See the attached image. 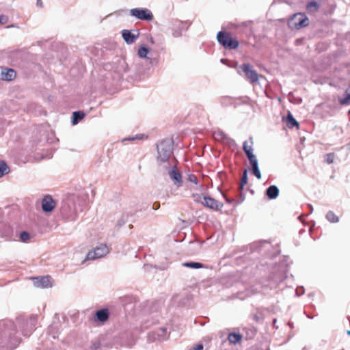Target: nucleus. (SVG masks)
Here are the masks:
<instances>
[{
    "instance_id": "f257e3e1",
    "label": "nucleus",
    "mask_w": 350,
    "mask_h": 350,
    "mask_svg": "<svg viewBox=\"0 0 350 350\" xmlns=\"http://www.w3.org/2000/svg\"><path fill=\"white\" fill-rule=\"evenodd\" d=\"M15 334L13 321L9 320L0 323V350H12L17 347L21 339Z\"/></svg>"
},
{
    "instance_id": "f03ea898",
    "label": "nucleus",
    "mask_w": 350,
    "mask_h": 350,
    "mask_svg": "<svg viewBox=\"0 0 350 350\" xmlns=\"http://www.w3.org/2000/svg\"><path fill=\"white\" fill-rule=\"evenodd\" d=\"M157 161L158 165L163 169H168L169 165L176 161L172 157L174 150V141L172 139L166 138L161 140L157 146Z\"/></svg>"
},
{
    "instance_id": "7ed1b4c3",
    "label": "nucleus",
    "mask_w": 350,
    "mask_h": 350,
    "mask_svg": "<svg viewBox=\"0 0 350 350\" xmlns=\"http://www.w3.org/2000/svg\"><path fill=\"white\" fill-rule=\"evenodd\" d=\"M217 40L220 45L228 50L236 49L239 45L238 40L233 38L230 33L224 31H220L217 33Z\"/></svg>"
},
{
    "instance_id": "20e7f679",
    "label": "nucleus",
    "mask_w": 350,
    "mask_h": 350,
    "mask_svg": "<svg viewBox=\"0 0 350 350\" xmlns=\"http://www.w3.org/2000/svg\"><path fill=\"white\" fill-rule=\"evenodd\" d=\"M129 14L137 19L145 21H151L154 17L152 12L148 8H133L130 10Z\"/></svg>"
},
{
    "instance_id": "39448f33",
    "label": "nucleus",
    "mask_w": 350,
    "mask_h": 350,
    "mask_svg": "<svg viewBox=\"0 0 350 350\" xmlns=\"http://www.w3.org/2000/svg\"><path fill=\"white\" fill-rule=\"evenodd\" d=\"M109 252V250L105 244H100L88 253L85 260H96L103 258Z\"/></svg>"
},
{
    "instance_id": "423d86ee",
    "label": "nucleus",
    "mask_w": 350,
    "mask_h": 350,
    "mask_svg": "<svg viewBox=\"0 0 350 350\" xmlns=\"http://www.w3.org/2000/svg\"><path fill=\"white\" fill-rule=\"evenodd\" d=\"M289 24L296 29L305 27L308 25V18L304 13H296L291 18Z\"/></svg>"
},
{
    "instance_id": "0eeeda50",
    "label": "nucleus",
    "mask_w": 350,
    "mask_h": 350,
    "mask_svg": "<svg viewBox=\"0 0 350 350\" xmlns=\"http://www.w3.org/2000/svg\"><path fill=\"white\" fill-rule=\"evenodd\" d=\"M0 237L5 241H14L18 235L10 225L0 223Z\"/></svg>"
},
{
    "instance_id": "6e6552de",
    "label": "nucleus",
    "mask_w": 350,
    "mask_h": 350,
    "mask_svg": "<svg viewBox=\"0 0 350 350\" xmlns=\"http://www.w3.org/2000/svg\"><path fill=\"white\" fill-rule=\"evenodd\" d=\"M176 162L172 163L171 165H169V168L165 170L168 171L169 176L174 181V184L178 187H180L183 185L182 175L177 170Z\"/></svg>"
},
{
    "instance_id": "1a4fd4ad",
    "label": "nucleus",
    "mask_w": 350,
    "mask_h": 350,
    "mask_svg": "<svg viewBox=\"0 0 350 350\" xmlns=\"http://www.w3.org/2000/svg\"><path fill=\"white\" fill-rule=\"evenodd\" d=\"M241 69L245 73L247 79L250 81L251 83H254L258 81V75L250 64H242Z\"/></svg>"
},
{
    "instance_id": "9d476101",
    "label": "nucleus",
    "mask_w": 350,
    "mask_h": 350,
    "mask_svg": "<svg viewBox=\"0 0 350 350\" xmlns=\"http://www.w3.org/2000/svg\"><path fill=\"white\" fill-rule=\"evenodd\" d=\"M202 197L203 201L201 203L203 206L214 211H219L223 207V204L215 199L206 196H202Z\"/></svg>"
},
{
    "instance_id": "9b49d317",
    "label": "nucleus",
    "mask_w": 350,
    "mask_h": 350,
    "mask_svg": "<svg viewBox=\"0 0 350 350\" xmlns=\"http://www.w3.org/2000/svg\"><path fill=\"white\" fill-rule=\"evenodd\" d=\"M77 202H75L73 211L68 215V217L70 219H75L77 215L82 212L87 206V202L85 200H81L79 198H77Z\"/></svg>"
},
{
    "instance_id": "f8f14e48",
    "label": "nucleus",
    "mask_w": 350,
    "mask_h": 350,
    "mask_svg": "<svg viewBox=\"0 0 350 350\" xmlns=\"http://www.w3.org/2000/svg\"><path fill=\"white\" fill-rule=\"evenodd\" d=\"M167 337V329L165 327H159L149 334V338L153 340H165Z\"/></svg>"
},
{
    "instance_id": "ddd939ff",
    "label": "nucleus",
    "mask_w": 350,
    "mask_h": 350,
    "mask_svg": "<svg viewBox=\"0 0 350 350\" xmlns=\"http://www.w3.org/2000/svg\"><path fill=\"white\" fill-rule=\"evenodd\" d=\"M55 206V202L50 195L45 196L42 200V208L44 213L51 212Z\"/></svg>"
},
{
    "instance_id": "4468645a",
    "label": "nucleus",
    "mask_w": 350,
    "mask_h": 350,
    "mask_svg": "<svg viewBox=\"0 0 350 350\" xmlns=\"http://www.w3.org/2000/svg\"><path fill=\"white\" fill-rule=\"evenodd\" d=\"M33 284L37 287L48 288L52 286L51 282V278L49 275L40 276L37 278H33Z\"/></svg>"
},
{
    "instance_id": "2eb2a0df",
    "label": "nucleus",
    "mask_w": 350,
    "mask_h": 350,
    "mask_svg": "<svg viewBox=\"0 0 350 350\" xmlns=\"http://www.w3.org/2000/svg\"><path fill=\"white\" fill-rule=\"evenodd\" d=\"M135 31L137 33H134L131 31L127 29H124L122 31V36L126 44H133L138 38L139 33L137 31Z\"/></svg>"
},
{
    "instance_id": "dca6fc26",
    "label": "nucleus",
    "mask_w": 350,
    "mask_h": 350,
    "mask_svg": "<svg viewBox=\"0 0 350 350\" xmlns=\"http://www.w3.org/2000/svg\"><path fill=\"white\" fill-rule=\"evenodd\" d=\"M149 48L146 45L143 44L138 49L137 55L141 58H146L147 60H149V63L152 65L157 64L158 59L157 58H149L147 57L148 54L149 53Z\"/></svg>"
},
{
    "instance_id": "f3484780",
    "label": "nucleus",
    "mask_w": 350,
    "mask_h": 350,
    "mask_svg": "<svg viewBox=\"0 0 350 350\" xmlns=\"http://www.w3.org/2000/svg\"><path fill=\"white\" fill-rule=\"evenodd\" d=\"M109 311L107 308H102L95 313V321L104 323L109 319Z\"/></svg>"
},
{
    "instance_id": "a211bd4d",
    "label": "nucleus",
    "mask_w": 350,
    "mask_h": 350,
    "mask_svg": "<svg viewBox=\"0 0 350 350\" xmlns=\"http://www.w3.org/2000/svg\"><path fill=\"white\" fill-rule=\"evenodd\" d=\"M279 189L276 185H271L267 188L265 195L269 200H274L279 196Z\"/></svg>"
},
{
    "instance_id": "6ab92c4d",
    "label": "nucleus",
    "mask_w": 350,
    "mask_h": 350,
    "mask_svg": "<svg viewBox=\"0 0 350 350\" xmlns=\"http://www.w3.org/2000/svg\"><path fill=\"white\" fill-rule=\"evenodd\" d=\"M16 76V73L14 69L9 68L5 69V70H2L1 72V78L3 80L5 81H12L14 79H15Z\"/></svg>"
},
{
    "instance_id": "aec40b11",
    "label": "nucleus",
    "mask_w": 350,
    "mask_h": 350,
    "mask_svg": "<svg viewBox=\"0 0 350 350\" xmlns=\"http://www.w3.org/2000/svg\"><path fill=\"white\" fill-rule=\"evenodd\" d=\"M319 8H320V4L315 1H311L308 2L306 4V10L310 13H314V12H317L319 10Z\"/></svg>"
},
{
    "instance_id": "412c9836",
    "label": "nucleus",
    "mask_w": 350,
    "mask_h": 350,
    "mask_svg": "<svg viewBox=\"0 0 350 350\" xmlns=\"http://www.w3.org/2000/svg\"><path fill=\"white\" fill-rule=\"evenodd\" d=\"M286 124L287 126L290 129H293L294 127H298L299 123L295 120V118L293 117L292 113L291 112H288L287 116H286Z\"/></svg>"
},
{
    "instance_id": "4be33fe9",
    "label": "nucleus",
    "mask_w": 350,
    "mask_h": 350,
    "mask_svg": "<svg viewBox=\"0 0 350 350\" xmlns=\"http://www.w3.org/2000/svg\"><path fill=\"white\" fill-rule=\"evenodd\" d=\"M85 116V113L81 111H74L72 117V123L75 125L79 122Z\"/></svg>"
},
{
    "instance_id": "5701e85b",
    "label": "nucleus",
    "mask_w": 350,
    "mask_h": 350,
    "mask_svg": "<svg viewBox=\"0 0 350 350\" xmlns=\"http://www.w3.org/2000/svg\"><path fill=\"white\" fill-rule=\"evenodd\" d=\"M253 138L250 137L249 141H245L243 144V150L245 154L249 152H253Z\"/></svg>"
},
{
    "instance_id": "b1692460",
    "label": "nucleus",
    "mask_w": 350,
    "mask_h": 350,
    "mask_svg": "<svg viewBox=\"0 0 350 350\" xmlns=\"http://www.w3.org/2000/svg\"><path fill=\"white\" fill-rule=\"evenodd\" d=\"M339 103L342 105H347L350 104V85L349 88H347L345 92L344 97L339 99Z\"/></svg>"
},
{
    "instance_id": "393cba45",
    "label": "nucleus",
    "mask_w": 350,
    "mask_h": 350,
    "mask_svg": "<svg viewBox=\"0 0 350 350\" xmlns=\"http://www.w3.org/2000/svg\"><path fill=\"white\" fill-rule=\"evenodd\" d=\"M242 338V336L238 333H230L228 334V339L230 343L236 344Z\"/></svg>"
},
{
    "instance_id": "a878e982",
    "label": "nucleus",
    "mask_w": 350,
    "mask_h": 350,
    "mask_svg": "<svg viewBox=\"0 0 350 350\" xmlns=\"http://www.w3.org/2000/svg\"><path fill=\"white\" fill-rule=\"evenodd\" d=\"M183 267L191 268V269H201L204 267V265L198 262H185L183 264Z\"/></svg>"
},
{
    "instance_id": "bb28decb",
    "label": "nucleus",
    "mask_w": 350,
    "mask_h": 350,
    "mask_svg": "<svg viewBox=\"0 0 350 350\" xmlns=\"http://www.w3.org/2000/svg\"><path fill=\"white\" fill-rule=\"evenodd\" d=\"M9 172L10 168L7 163L3 160L0 161V178L8 174Z\"/></svg>"
},
{
    "instance_id": "cd10ccee",
    "label": "nucleus",
    "mask_w": 350,
    "mask_h": 350,
    "mask_svg": "<svg viewBox=\"0 0 350 350\" xmlns=\"http://www.w3.org/2000/svg\"><path fill=\"white\" fill-rule=\"evenodd\" d=\"M225 199H226V202L227 203L231 204L232 202H235L236 205H237V204H239L241 202H243L244 201V200H245V198H244L243 193H241L239 196V198L237 199L228 198H226V197H225Z\"/></svg>"
},
{
    "instance_id": "c85d7f7f",
    "label": "nucleus",
    "mask_w": 350,
    "mask_h": 350,
    "mask_svg": "<svg viewBox=\"0 0 350 350\" xmlns=\"http://www.w3.org/2000/svg\"><path fill=\"white\" fill-rule=\"evenodd\" d=\"M326 219L332 223H337L339 221L338 217L336 216L335 213L332 211H329L327 213Z\"/></svg>"
},
{
    "instance_id": "c756f323",
    "label": "nucleus",
    "mask_w": 350,
    "mask_h": 350,
    "mask_svg": "<svg viewBox=\"0 0 350 350\" xmlns=\"http://www.w3.org/2000/svg\"><path fill=\"white\" fill-rule=\"evenodd\" d=\"M219 103L222 106H228L232 104V98L230 96H222L219 98Z\"/></svg>"
},
{
    "instance_id": "7c9ffc66",
    "label": "nucleus",
    "mask_w": 350,
    "mask_h": 350,
    "mask_svg": "<svg viewBox=\"0 0 350 350\" xmlns=\"http://www.w3.org/2000/svg\"><path fill=\"white\" fill-rule=\"evenodd\" d=\"M247 183V170H245L242 174L240 185L239 186V190L242 191L244 187V185H246Z\"/></svg>"
},
{
    "instance_id": "2f4dec72",
    "label": "nucleus",
    "mask_w": 350,
    "mask_h": 350,
    "mask_svg": "<svg viewBox=\"0 0 350 350\" xmlns=\"http://www.w3.org/2000/svg\"><path fill=\"white\" fill-rule=\"evenodd\" d=\"M214 137L217 140H223L228 137V135L221 130H217L214 133Z\"/></svg>"
},
{
    "instance_id": "473e14b6",
    "label": "nucleus",
    "mask_w": 350,
    "mask_h": 350,
    "mask_svg": "<svg viewBox=\"0 0 350 350\" xmlns=\"http://www.w3.org/2000/svg\"><path fill=\"white\" fill-rule=\"evenodd\" d=\"M252 174L258 178H261V173L259 170L258 163L251 165Z\"/></svg>"
},
{
    "instance_id": "72a5a7b5",
    "label": "nucleus",
    "mask_w": 350,
    "mask_h": 350,
    "mask_svg": "<svg viewBox=\"0 0 350 350\" xmlns=\"http://www.w3.org/2000/svg\"><path fill=\"white\" fill-rule=\"evenodd\" d=\"M245 154L250 161V165L258 163V159H257L256 155L254 154L253 152L250 151L249 152H247V154Z\"/></svg>"
},
{
    "instance_id": "f704fd0d",
    "label": "nucleus",
    "mask_w": 350,
    "mask_h": 350,
    "mask_svg": "<svg viewBox=\"0 0 350 350\" xmlns=\"http://www.w3.org/2000/svg\"><path fill=\"white\" fill-rule=\"evenodd\" d=\"M179 25L180 26H178V29L174 30L172 33V35L174 38L180 37L182 35L183 24L182 23H180Z\"/></svg>"
},
{
    "instance_id": "c9c22d12",
    "label": "nucleus",
    "mask_w": 350,
    "mask_h": 350,
    "mask_svg": "<svg viewBox=\"0 0 350 350\" xmlns=\"http://www.w3.org/2000/svg\"><path fill=\"white\" fill-rule=\"evenodd\" d=\"M19 237L23 242H26L29 239L30 235L27 231H23L20 233Z\"/></svg>"
},
{
    "instance_id": "e433bc0d",
    "label": "nucleus",
    "mask_w": 350,
    "mask_h": 350,
    "mask_svg": "<svg viewBox=\"0 0 350 350\" xmlns=\"http://www.w3.org/2000/svg\"><path fill=\"white\" fill-rule=\"evenodd\" d=\"M147 138V136L144 135V134H139V135H136L133 137H129L127 139H125L126 140H130V141H133V140H135V139H146Z\"/></svg>"
},
{
    "instance_id": "4c0bfd02",
    "label": "nucleus",
    "mask_w": 350,
    "mask_h": 350,
    "mask_svg": "<svg viewBox=\"0 0 350 350\" xmlns=\"http://www.w3.org/2000/svg\"><path fill=\"white\" fill-rule=\"evenodd\" d=\"M228 146H236L235 141L228 136V137L224 141Z\"/></svg>"
},
{
    "instance_id": "58836bf2",
    "label": "nucleus",
    "mask_w": 350,
    "mask_h": 350,
    "mask_svg": "<svg viewBox=\"0 0 350 350\" xmlns=\"http://www.w3.org/2000/svg\"><path fill=\"white\" fill-rule=\"evenodd\" d=\"M187 180L190 182L195 183L196 185L198 184V178H197L196 176L194 174H189L188 176Z\"/></svg>"
},
{
    "instance_id": "ea45409f",
    "label": "nucleus",
    "mask_w": 350,
    "mask_h": 350,
    "mask_svg": "<svg viewBox=\"0 0 350 350\" xmlns=\"http://www.w3.org/2000/svg\"><path fill=\"white\" fill-rule=\"evenodd\" d=\"M8 22V16L6 15H0V24L4 25Z\"/></svg>"
},
{
    "instance_id": "a19ab883",
    "label": "nucleus",
    "mask_w": 350,
    "mask_h": 350,
    "mask_svg": "<svg viewBox=\"0 0 350 350\" xmlns=\"http://www.w3.org/2000/svg\"><path fill=\"white\" fill-rule=\"evenodd\" d=\"M284 279V277L282 275H280L275 278V280H274L275 284L274 286H276L278 284L282 282Z\"/></svg>"
},
{
    "instance_id": "79ce46f5",
    "label": "nucleus",
    "mask_w": 350,
    "mask_h": 350,
    "mask_svg": "<svg viewBox=\"0 0 350 350\" xmlns=\"http://www.w3.org/2000/svg\"><path fill=\"white\" fill-rule=\"evenodd\" d=\"M326 161L328 163H332L334 161V154L332 153L326 154Z\"/></svg>"
},
{
    "instance_id": "37998d69",
    "label": "nucleus",
    "mask_w": 350,
    "mask_h": 350,
    "mask_svg": "<svg viewBox=\"0 0 350 350\" xmlns=\"http://www.w3.org/2000/svg\"><path fill=\"white\" fill-rule=\"evenodd\" d=\"M304 293V289L303 286H301L300 288H297L296 290V294L298 296H300Z\"/></svg>"
},
{
    "instance_id": "c03bdc74",
    "label": "nucleus",
    "mask_w": 350,
    "mask_h": 350,
    "mask_svg": "<svg viewBox=\"0 0 350 350\" xmlns=\"http://www.w3.org/2000/svg\"><path fill=\"white\" fill-rule=\"evenodd\" d=\"M126 223V220H122V219L118 220L117 221V226L118 227H121L122 226H123L124 224Z\"/></svg>"
},
{
    "instance_id": "a18cd8bd",
    "label": "nucleus",
    "mask_w": 350,
    "mask_h": 350,
    "mask_svg": "<svg viewBox=\"0 0 350 350\" xmlns=\"http://www.w3.org/2000/svg\"><path fill=\"white\" fill-rule=\"evenodd\" d=\"M204 348L202 344H198L195 347H193V350H202Z\"/></svg>"
},
{
    "instance_id": "49530a36",
    "label": "nucleus",
    "mask_w": 350,
    "mask_h": 350,
    "mask_svg": "<svg viewBox=\"0 0 350 350\" xmlns=\"http://www.w3.org/2000/svg\"><path fill=\"white\" fill-rule=\"evenodd\" d=\"M160 207V204L159 202H154L153 204H152V208L154 210H157L159 209Z\"/></svg>"
},
{
    "instance_id": "de8ad7c7",
    "label": "nucleus",
    "mask_w": 350,
    "mask_h": 350,
    "mask_svg": "<svg viewBox=\"0 0 350 350\" xmlns=\"http://www.w3.org/2000/svg\"><path fill=\"white\" fill-rule=\"evenodd\" d=\"M252 319L256 322H258L260 321V317L257 314H254L252 316Z\"/></svg>"
},
{
    "instance_id": "09e8293b",
    "label": "nucleus",
    "mask_w": 350,
    "mask_h": 350,
    "mask_svg": "<svg viewBox=\"0 0 350 350\" xmlns=\"http://www.w3.org/2000/svg\"><path fill=\"white\" fill-rule=\"evenodd\" d=\"M128 217H129V215L128 214H123L121 219L122 220H126V222L127 220H128Z\"/></svg>"
},
{
    "instance_id": "8fccbe9b",
    "label": "nucleus",
    "mask_w": 350,
    "mask_h": 350,
    "mask_svg": "<svg viewBox=\"0 0 350 350\" xmlns=\"http://www.w3.org/2000/svg\"><path fill=\"white\" fill-rule=\"evenodd\" d=\"M128 217H129V215L128 214H123L121 219L122 220H126V222L127 220H128Z\"/></svg>"
},
{
    "instance_id": "3c124183",
    "label": "nucleus",
    "mask_w": 350,
    "mask_h": 350,
    "mask_svg": "<svg viewBox=\"0 0 350 350\" xmlns=\"http://www.w3.org/2000/svg\"><path fill=\"white\" fill-rule=\"evenodd\" d=\"M36 322V319L34 317L33 318H30L29 319V323L31 325H34V323Z\"/></svg>"
},
{
    "instance_id": "603ef678",
    "label": "nucleus",
    "mask_w": 350,
    "mask_h": 350,
    "mask_svg": "<svg viewBox=\"0 0 350 350\" xmlns=\"http://www.w3.org/2000/svg\"><path fill=\"white\" fill-rule=\"evenodd\" d=\"M37 5H38L40 7H42V0H37Z\"/></svg>"
},
{
    "instance_id": "864d4df0",
    "label": "nucleus",
    "mask_w": 350,
    "mask_h": 350,
    "mask_svg": "<svg viewBox=\"0 0 350 350\" xmlns=\"http://www.w3.org/2000/svg\"><path fill=\"white\" fill-rule=\"evenodd\" d=\"M98 345L94 344V345H92V349H98Z\"/></svg>"
},
{
    "instance_id": "5fc2aeb1",
    "label": "nucleus",
    "mask_w": 350,
    "mask_h": 350,
    "mask_svg": "<svg viewBox=\"0 0 350 350\" xmlns=\"http://www.w3.org/2000/svg\"><path fill=\"white\" fill-rule=\"evenodd\" d=\"M139 72L142 75H145V74L148 73V72H146V71H140V70H139Z\"/></svg>"
},
{
    "instance_id": "6e6d98bb",
    "label": "nucleus",
    "mask_w": 350,
    "mask_h": 350,
    "mask_svg": "<svg viewBox=\"0 0 350 350\" xmlns=\"http://www.w3.org/2000/svg\"><path fill=\"white\" fill-rule=\"evenodd\" d=\"M276 321H277L276 319H274L273 320V326H275V324L276 323Z\"/></svg>"
},
{
    "instance_id": "4d7b16f0",
    "label": "nucleus",
    "mask_w": 350,
    "mask_h": 350,
    "mask_svg": "<svg viewBox=\"0 0 350 350\" xmlns=\"http://www.w3.org/2000/svg\"><path fill=\"white\" fill-rule=\"evenodd\" d=\"M23 333L24 336H28L29 335V334L27 332H26L25 331H23Z\"/></svg>"
},
{
    "instance_id": "13d9d810",
    "label": "nucleus",
    "mask_w": 350,
    "mask_h": 350,
    "mask_svg": "<svg viewBox=\"0 0 350 350\" xmlns=\"http://www.w3.org/2000/svg\"><path fill=\"white\" fill-rule=\"evenodd\" d=\"M310 207V209H311V212L313 211V207L312 206V205H309Z\"/></svg>"
},
{
    "instance_id": "bf43d9fd",
    "label": "nucleus",
    "mask_w": 350,
    "mask_h": 350,
    "mask_svg": "<svg viewBox=\"0 0 350 350\" xmlns=\"http://www.w3.org/2000/svg\"><path fill=\"white\" fill-rule=\"evenodd\" d=\"M347 334L349 336H350V330H348V331L347 332Z\"/></svg>"
},
{
    "instance_id": "052dcab7",
    "label": "nucleus",
    "mask_w": 350,
    "mask_h": 350,
    "mask_svg": "<svg viewBox=\"0 0 350 350\" xmlns=\"http://www.w3.org/2000/svg\"><path fill=\"white\" fill-rule=\"evenodd\" d=\"M257 247L256 245H252V248Z\"/></svg>"
},
{
    "instance_id": "680f3d73",
    "label": "nucleus",
    "mask_w": 350,
    "mask_h": 350,
    "mask_svg": "<svg viewBox=\"0 0 350 350\" xmlns=\"http://www.w3.org/2000/svg\"><path fill=\"white\" fill-rule=\"evenodd\" d=\"M303 350H306V347H304V348H303Z\"/></svg>"
}]
</instances>
